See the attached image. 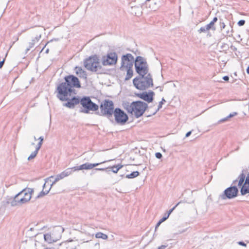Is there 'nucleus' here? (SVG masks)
<instances>
[{
  "label": "nucleus",
  "instance_id": "e433bc0d",
  "mask_svg": "<svg viewBox=\"0 0 249 249\" xmlns=\"http://www.w3.org/2000/svg\"><path fill=\"white\" fill-rule=\"evenodd\" d=\"M5 57L4 58L2 59V60H1V57H0V69H1L2 68V67L3 66V65L5 62Z\"/></svg>",
  "mask_w": 249,
  "mask_h": 249
},
{
  "label": "nucleus",
  "instance_id": "412c9836",
  "mask_svg": "<svg viewBox=\"0 0 249 249\" xmlns=\"http://www.w3.org/2000/svg\"><path fill=\"white\" fill-rule=\"evenodd\" d=\"M165 102H166V101L165 100L164 98H162L161 99V101L159 102V104L158 105V107L157 109L154 112H153L152 114L147 115L146 117H149L152 116V115H155L159 110V109L162 107V105Z\"/></svg>",
  "mask_w": 249,
  "mask_h": 249
},
{
  "label": "nucleus",
  "instance_id": "4468645a",
  "mask_svg": "<svg viewBox=\"0 0 249 249\" xmlns=\"http://www.w3.org/2000/svg\"><path fill=\"white\" fill-rule=\"evenodd\" d=\"M148 65L146 59L141 56H138L135 59V68Z\"/></svg>",
  "mask_w": 249,
  "mask_h": 249
},
{
  "label": "nucleus",
  "instance_id": "49530a36",
  "mask_svg": "<svg viewBox=\"0 0 249 249\" xmlns=\"http://www.w3.org/2000/svg\"><path fill=\"white\" fill-rule=\"evenodd\" d=\"M161 224V223H160L159 222H158V223H157V224L156 225V226H155V231H156L158 229V228L160 226V225Z\"/></svg>",
  "mask_w": 249,
  "mask_h": 249
},
{
  "label": "nucleus",
  "instance_id": "f704fd0d",
  "mask_svg": "<svg viewBox=\"0 0 249 249\" xmlns=\"http://www.w3.org/2000/svg\"><path fill=\"white\" fill-rule=\"evenodd\" d=\"M245 20H243V19H241V20H240L238 22H237V25L239 26H243L244 25V24H245Z\"/></svg>",
  "mask_w": 249,
  "mask_h": 249
},
{
  "label": "nucleus",
  "instance_id": "bb28decb",
  "mask_svg": "<svg viewBox=\"0 0 249 249\" xmlns=\"http://www.w3.org/2000/svg\"><path fill=\"white\" fill-rule=\"evenodd\" d=\"M94 171H105L107 173L109 172V168H108V167H106V168H94V170L92 171V173L91 174H94V173H93Z\"/></svg>",
  "mask_w": 249,
  "mask_h": 249
},
{
  "label": "nucleus",
  "instance_id": "a18cd8bd",
  "mask_svg": "<svg viewBox=\"0 0 249 249\" xmlns=\"http://www.w3.org/2000/svg\"><path fill=\"white\" fill-rule=\"evenodd\" d=\"M167 247V245H161L160 246L158 249H165Z\"/></svg>",
  "mask_w": 249,
  "mask_h": 249
},
{
  "label": "nucleus",
  "instance_id": "e2e57ef3",
  "mask_svg": "<svg viewBox=\"0 0 249 249\" xmlns=\"http://www.w3.org/2000/svg\"><path fill=\"white\" fill-rule=\"evenodd\" d=\"M37 241L36 240H35V242H36V243H35V246H36V242Z\"/></svg>",
  "mask_w": 249,
  "mask_h": 249
},
{
  "label": "nucleus",
  "instance_id": "aec40b11",
  "mask_svg": "<svg viewBox=\"0 0 249 249\" xmlns=\"http://www.w3.org/2000/svg\"><path fill=\"white\" fill-rule=\"evenodd\" d=\"M122 105L123 107L128 113L131 114V110H132V103L130 104L129 102L125 101L123 103Z\"/></svg>",
  "mask_w": 249,
  "mask_h": 249
},
{
  "label": "nucleus",
  "instance_id": "cd10ccee",
  "mask_svg": "<svg viewBox=\"0 0 249 249\" xmlns=\"http://www.w3.org/2000/svg\"><path fill=\"white\" fill-rule=\"evenodd\" d=\"M206 27L208 29V30H212L213 31H215L216 30L215 27L214 26V24L211 21L208 24L206 25Z\"/></svg>",
  "mask_w": 249,
  "mask_h": 249
},
{
  "label": "nucleus",
  "instance_id": "c03bdc74",
  "mask_svg": "<svg viewBox=\"0 0 249 249\" xmlns=\"http://www.w3.org/2000/svg\"><path fill=\"white\" fill-rule=\"evenodd\" d=\"M222 79L225 81H228L229 80V77L227 75L223 77Z\"/></svg>",
  "mask_w": 249,
  "mask_h": 249
},
{
  "label": "nucleus",
  "instance_id": "f03ea898",
  "mask_svg": "<svg viewBox=\"0 0 249 249\" xmlns=\"http://www.w3.org/2000/svg\"><path fill=\"white\" fill-rule=\"evenodd\" d=\"M34 192V189L26 188L17 194L14 197L7 198L6 204H10L12 207L25 204L30 200Z\"/></svg>",
  "mask_w": 249,
  "mask_h": 249
},
{
  "label": "nucleus",
  "instance_id": "a211bd4d",
  "mask_svg": "<svg viewBox=\"0 0 249 249\" xmlns=\"http://www.w3.org/2000/svg\"><path fill=\"white\" fill-rule=\"evenodd\" d=\"M43 238L45 242L48 243H52L57 241L56 239H53L50 233H47L43 235Z\"/></svg>",
  "mask_w": 249,
  "mask_h": 249
},
{
  "label": "nucleus",
  "instance_id": "c756f323",
  "mask_svg": "<svg viewBox=\"0 0 249 249\" xmlns=\"http://www.w3.org/2000/svg\"><path fill=\"white\" fill-rule=\"evenodd\" d=\"M134 62H135V61H131L129 63H127L126 64H125V66L124 68H125L127 70L128 69H132Z\"/></svg>",
  "mask_w": 249,
  "mask_h": 249
},
{
  "label": "nucleus",
  "instance_id": "37998d69",
  "mask_svg": "<svg viewBox=\"0 0 249 249\" xmlns=\"http://www.w3.org/2000/svg\"><path fill=\"white\" fill-rule=\"evenodd\" d=\"M218 20V18L216 17H215L213 18V19L211 21L212 22H213V23L214 24H215V22H216Z\"/></svg>",
  "mask_w": 249,
  "mask_h": 249
},
{
  "label": "nucleus",
  "instance_id": "8fccbe9b",
  "mask_svg": "<svg viewBox=\"0 0 249 249\" xmlns=\"http://www.w3.org/2000/svg\"><path fill=\"white\" fill-rule=\"evenodd\" d=\"M48 181L47 180H45V182L44 183L43 186V190H44L46 187V184L47 183Z\"/></svg>",
  "mask_w": 249,
  "mask_h": 249
},
{
  "label": "nucleus",
  "instance_id": "9b49d317",
  "mask_svg": "<svg viewBox=\"0 0 249 249\" xmlns=\"http://www.w3.org/2000/svg\"><path fill=\"white\" fill-rule=\"evenodd\" d=\"M106 161H104L103 162H101L100 163H91L89 162H86L84 164H83L80 166H74L72 167V169L73 172L78 171V170H90L91 169L99 165L104 163L106 162Z\"/></svg>",
  "mask_w": 249,
  "mask_h": 249
},
{
  "label": "nucleus",
  "instance_id": "1a4fd4ad",
  "mask_svg": "<svg viewBox=\"0 0 249 249\" xmlns=\"http://www.w3.org/2000/svg\"><path fill=\"white\" fill-rule=\"evenodd\" d=\"M102 64L104 66H111L117 63L118 56L116 53L111 52L106 55H104L102 58Z\"/></svg>",
  "mask_w": 249,
  "mask_h": 249
},
{
  "label": "nucleus",
  "instance_id": "ea45409f",
  "mask_svg": "<svg viewBox=\"0 0 249 249\" xmlns=\"http://www.w3.org/2000/svg\"><path fill=\"white\" fill-rule=\"evenodd\" d=\"M228 48V45L226 43H223L221 47V49L225 50H227Z\"/></svg>",
  "mask_w": 249,
  "mask_h": 249
},
{
  "label": "nucleus",
  "instance_id": "7ed1b4c3",
  "mask_svg": "<svg viewBox=\"0 0 249 249\" xmlns=\"http://www.w3.org/2000/svg\"><path fill=\"white\" fill-rule=\"evenodd\" d=\"M133 84L137 89L141 90H146L154 85L152 76L149 72L143 76H136L133 80Z\"/></svg>",
  "mask_w": 249,
  "mask_h": 249
},
{
  "label": "nucleus",
  "instance_id": "052dcab7",
  "mask_svg": "<svg viewBox=\"0 0 249 249\" xmlns=\"http://www.w3.org/2000/svg\"><path fill=\"white\" fill-rule=\"evenodd\" d=\"M34 140H35V141L37 140V139L36 138V137L35 136H34Z\"/></svg>",
  "mask_w": 249,
  "mask_h": 249
},
{
  "label": "nucleus",
  "instance_id": "69168bd1",
  "mask_svg": "<svg viewBox=\"0 0 249 249\" xmlns=\"http://www.w3.org/2000/svg\"><path fill=\"white\" fill-rule=\"evenodd\" d=\"M53 178V176H51V177H50V178Z\"/></svg>",
  "mask_w": 249,
  "mask_h": 249
},
{
  "label": "nucleus",
  "instance_id": "dca6fc26",
  "mask_svg": "<svg viewBox=\"0 0 249 249\" xmlns=\"http://www.w3.org/2000/svg\"><path fill=\"white\" fill-rule=\"evenodd\" d=\"M72 172L73 171L72 168H68L57 176L59 178H60V179H61L64 178L70 175Z\"/></svg>",
  "mask_w": 249,
  "mask_h": 249
},
{
  "label": "nucleus",
  "instance_id": "13d9d810",
  "mask_svg": "<svg viewBox=\"0 0 249 249\" xmlns=\"http://www.w3.org/2000/svg\"><path fill=\"white\" fill-rule=\"evenodd\" d=\"M49 49H47L46 50V51H45V53H49Z\"/></svg>",
  "mask_w": 249,
  "mask_h": 249
},
{
  "label": "nucleus",
  "instance_id": "f3484780",
  "mask_svg": "<svg viewBox=\"0 0 249 249\" xmlns=\"http://www.w3.org/2000/svg\"><path fill=\"white\" fill-rule=\"evenodd\" d=\"M237 114H238V113L237 112H233L231 113H230L228 116L219 120L217 122V123L215 124V125L220 124L221 123H223L228 121L229 119L237 115Z\"/></svg>",
  "mask_w": 249,
  "mask_h": 249
},
{
  "label": "nucleus",
  "instance_id": "423d86ee",
  "mask_svg": "<svg viewBox=\"0 0 249 249\" xmlns=\"http://www.w3.org/2000/svg\"><path fill=\"white\" fill-rule=\"evenodd\" d=\"M131 114H134L136 118L143 115L148 108V105L142 101H136L132 102Z\"/></svg>",
  "mask_w": 249,
  "mask_h": 249
},
{
  "label": "nucleus",
  "instance_id": "6e6d98bb",
  "mask_svg": "<svg viewBox=\"0 0 249 249\" xmlns=\"http://www.w3.org/2000/svg\"><path fill=\"white\" fill-rule=\"evenodd\" d=\"M164 217H167V218L169 217V215H168V213H165L164 214V215L163 216Z\"/></svg>",
  "mask_w": 249,
  "mask_h": 249
},
{
  "label": "nucleus",
  "instance_id": "4c0bfd02",
  "mask_svg": "<svg viewBox=\"0 0 249 249\" xmlns=\"http://www.w3.org/2000/svg\"><path fill=\"white\" fill-rule=\"evenodd\" d=\"M155 157L158 159H160L162 157V155L160 152H157L155 154Z\"/></svg>",
  "mask_w": 249,
  "mask_h": 249
},
{
  "label": "nucleus",
  "instance_id": "c85d7f7f",
  "mask_svg": "<svg viewBox=\"0 0 249 249\" xmlns=\"http://www.w3.org/2000/svg\"><path fill=\"white\" fill-rule=\"evenodd\" d=\"M38 152V151L36 149V150H35L34 151H33V152L31 153V155L28 157V160H31L33 159L34 158H35L36 157V155L37 154Z\"/></svg>",
  "mask_w": 249,
  "mask_h": 249
},
{
  "label": "nucleus",
  "instance_id": "c9c22d12",
  "mask_svg": "<svg viewBox=\"0 0 249 249\" xmlns=\"http://www.w3.org/2000/svg\"><path fill=\"white\" fill-rule=\"evenodd\" d=\"M59 40V38H53V39H51V40H50L49 41L47 42L46 43V44L44 46V47H43V48H42V50H41V51H42V50L44 49V48H45V46L47 45V44L48 43H49L50 42H52V41H58Z\"/></svg>",
  "mask_w": 249,
  "mask_h": 249
},
{
  "label": "nucleus",
  "instance_id": "4be33fe9",
  "mask_svg": "<svg viewBox=\"0 0 249 249\" xmlns=\"http://www.w3.org/2000/svg\"><path fill=\"white\" fill-rule=\"evenodd\" d=\"M126 70V75L124 79L125 81H127L129 80L133 76V69H128V70Z\"/></svg>",
  "mask_w": 249,
  "mask_h": 249
},
{
  "label": "nucleus",
  "instance_id": "0eeeda50",
  "mask_svg": "<svg viewBox=\"0 0 249 249\" xmlns=\"http://www.w3.org/2000/svg\"><path fill=\"white\" fill-rule=\"evenodd\" d=\"M113 115L114 117V123L122 125H124L129 119L128 115L119 107L115 108Z\"/></svg>",
  "mask_w": 249,
  "mask_h": 249
},
{
  "label": "nucleus",
  "instance_id": "a19ab883",
  "mask_svg": "<svg viewBox=\"0 0 249 249\" xmlns=\"http://www.w3.org/2000/svg\"><path fill=\"white\" fill-rule=\"evenodd\" d=\"M36 237H37L38 239H42V233H37L35 235Z\"/></svg>",
  "mask_w": 249,
  "mask_h": 249
},
{
  "label": "nucleus",
  "instance_id": "ddd939ff",
  "mask_svg": "<svg viewBox=\"0 0 249 249\" xmlns=\"http://www.w3.org/2000/svg\"><path fill=\"white\" fill-rule=\"evenodd\" d=\"M136 73L138 76H143L146 75L149 72L148 65L143 66H140L139 67L135 68Z\"/></svg>",
  "mask_w": 249,
  "mask_h": 249
},
{
  "label": "nucleus",
  "instance_id": "a878e982",
  "mask_svg": "<svg viewBox=\"0 0 249 249\" xmlns=\"http://www.w3.org/2000/svg\"><path fill=\"white\" fill-rule=\"evenodd\" d=\"M41 35L40 34L39 36H37L35 38L32 40V41L29 43L30 48H33L36 42H38L41 38Z\"/></svg>",
  "mask_w": 249,
  "mask_h": 249
},
{
  "label": "nucleus",
  "instance_id": "bf43d9fd",
  "mask_svg": "<svg viewBox=\"0 0 249 249\" xmlns=\"http://www.w3.org/2000/svg\"><path fill=\"white\" fill-rule=\"evenodd\" d=\"M158 222H159L160 223H161V224L163 221H162L161 220V219H160Z\"/></svg>",
  "mask_w": 249,
  "mask_h": 249
},
{
  "label": "nucleus",
  "instance_id": "20e7f679",
  "mask_svg": "<svg viewBox=\"0 0 249 249\" xmlns=\"http://www.w3.org/2000/svg\"><path fill=\"white\" fill-rule=\"evenodd\" d=\"M100 112H96V114L107 117L110 122L114 123L113 114L115 111L114 105L112 101L105 99L100 106Z\"/></svg>",
  "mask_w": 249,
  "mask_h": 249
},
{
  "label": "nucleus",
  "instance_id": "5701e85b",
  "mask_svg": "<svg viewBox=\"0 0 249 249\" xmlns=\"http://www.w3.org/2000/svg\"><path fill=\"white\" fill-rule=\"evenodd\" d=\"M139 175L140 172L137 171H136L132 172L130 174L126 175L125 178H134L139 176Z\"/></svg>",
  "mask_w": 249,
  "mask_h": 249
},
{
  "label": "nucleus",
  "instance_id": "473e14b6",
  "mask_svg": "<svg viewBox=\"0 0 249 249\" xmlns=\"http://www.w3.org/2000/svg\"><path fill=\"white\" fill-rule=\"evenodd\" d=\"M209 31L208 30V29L207 28V27H206V26H204V27H201L199 30L198 31V32L199 33H201L202 32H206L207 31Z\"/></svg>",
  "mask_w": 249,
  "mask_h": 249
},
{
  "label": "nucleus",
  "instance_id": "603ef678",
  "mask_svg": "<svg viewBox=\"0 0 249 249\" xmlns=\"http://www.w3.org/2000/svg\"><path fill=\"white\" fill-rule=\"evenodd\" d=\"M161 220L162 221H165L166 219H167V217H164V216H163L162 218H161Z\"/></svg>",
  "mask_w": 249,
  "mask_h": 249
},
{
  "label": "nucleus",
  "instance_id": "58836bf2",
  "mask_svg": "<svg viewBox=\"0 0 249 249\" xmlns=\"http://www.w3.org/2000/svg\"><path fill=\"white\" fill-rule=\"evenodd\" d=\"M42 145V143L39 142L37 143V145L36 146V149L39 151V150L41 148Z\"/></svg>",
  "mask_w": 249,
  "mask_h": 249
},
{
  "label": "nucleus",
  "instance_id": "de8ad7c7",
  "mask_svg": "<svg viewBox=\"0 0 249 249\" xmlns=\"http://www.w3.org/2000/svg\"><path fill=\"white\" fill-rule=\"evenodd\" d=\"M37 140L39 141V142H41L43 143L44 141V138L42 136H40Z\"/></svg>",
  "mask_w": 249,
  "mask_h": 249
},
{
  "label": "nucleus",
  "instance_id": "5fc2aeb1",
  "mask_svg": "<svg viewBox=\"0 0 249 249\" xmlns=\"http://www.w3.org/2000/svg\"><path fill=\"white\" fill-rule=\"evenodd\" d=\"M246 71L247 73L249 74V66L247 67Z\"/></svg>",
  "mask_w": 249,
  "mask_h": 249
},
{
  "label": "nucleus",
  "instance_id": "3c124183",
  "mask_svg": "<svg viewBox=\"0 0 249 249\" xmlns=\"http://www.w3.org/2000/svg\"><path fill=\"white\" fill-rule=\"evenodd\" d=\"M32 48H30V45H29V47L27 48L25 51V53H27L29 51V50L31 49Z\"/></svg>",
  "mask_w": 249,
  "mask_h": 249
},
{
  "label": "nucleus",
  "instance_id": "9d476101",
  "mask_svg": "<svg viewBox=\"0 0 249 249\" xmlns=\"http://www.w3.org/2000/svg\"><path fill=\"white\" fill-rule=\"evenodd\" d=\"M155 93L152 90L148 92L144 91L142 93H136V96L141 99L147 102L148 103H151L154 100Z\"/></svg>",
  "mask_w": 249,
  "mask_h": 249
},
{
  "label": "nucleus",
  "instance_id": "393cba45",
  "mask_svg": "<svg viewBox=\"0 0 249 249\" xmlns=\"http://www.w3.org/2000/svg\"><path fill=\"white\" fill-rule=\"evenodd\" d=\"M95 237L96 238H102L104 240H106L108 238V236L101 232H98L95 234Z\"/></svg>",
  "mask_w": 249,
  "mask_h": 249
},
{
  "label": "nucleus",
  "instance_id": "7c9ffc66",
  "mask_svg": "<svg viewBox=\"0 0 249 249\" xmlns=\"http://www.w3.org/2000/svg\"><path fill=\"white\" fill-rule=\"evenodd\" d=\"M219 26L221 31H222V30L224 29L226 26L223 20L221 18H219Z\"/></svg>",
  "mask_w": 249,
  "mask_h": 249
},
{
  "label": "nucleus",
  "instance_id": "4d7b16f0",
  "mask_svg": "<svg viewBox=\"0 0 249 249\" xmlns=\"http://www.w3.org/2000/svg\"><path fill=\"white\" fill-rule=\"evenodd\" d=\"M44 249H54V248H53V247H51V248L46 247V248H44Z\"/></svg>",
  "mask_w": 249,
  "mask_h": 249
},
{
  "label": "nucleus",
  "instance_id": "72a5a7b5",
  "mask_svg": "<svg viewBox=\"0 0 249 249\" xmlns=\"http://www.w3.org/2000/svg\"><path fill=\"white\" fill-rule=\"evenodd\" d=\"M60 179V178H59L57 176H56L54 180L52 182V184H50V186H51V187H52L53 184H54L56 182L59 181ZM48 185H49V184H48Z\"/></svg>",
  "mask_w": 249,
  "mask_h": 249
},
{
  "label": "nucleus",
  "instance_id": "0e129e2a",
  "mask_svg": "<svg viewBox=\"0 0 249 249\" xmlns=\"http://www.w3.org/2000/svg\"><path fill=\"white\" fill-rule=\"evenodd\" d=\"M121 177H124V175H121Z\"/></svg>",
  "mask_w": 249,
  "mask_h": 249
},
{
  "label": "nucleus",
  "instance_id": "2eb2a0df",
  "mask_svg": "<svg viewBox=\"0 0 249 249\" xmlns=\"http://www.w3.org/2000/svg\"><path fill=\"white\" fill-rule=\"evenodd\" d=\"M74 70L76 74L78 75L80 77H82L85 79H87V72L83 70L81 67L76 66L75 67Z\"/></svg>",
  "mask_w": 249,
  "mask_h": 249
},
{
  "label": "nucleus",
  "instance_id": "09e8293b",
  "mask_svg": "<svg viewBox=\"0 0 249 249\" xmlns=\"http://www.w3.org/2000/svg\"><path fill=\"white\" fill-rule=\"evenodd\" d=\"M191 134H192V131H188V132L186 133V134L185 135V137H189Z\"/></svg>",
  "mask_w": 249,
  "mask_h": 249
},
{
  "label": "nucleus",
  "instance_id": "864d4df0",
  "mask_svg": "<svg viewBox=\"0 0 249 249\" xmlns=\"http://www.w3.org/2000/svg\"><path fill=\"white\" fill-rule=\"evenodd\" d=\"M158 88H160V91H161V92L162 91V90H163V88L162 87H157L156 88V89H157Z\"/></svg>",
  "mask_w": 249,
  "mask_h": 249
},
{
  "label": "nucleus",
  "instance_id": "79ce46f5",
  "mask_svg": "<svg viewBox=\"0 0 249 249\" xmlns=\"http://www.w3.org/2000/svg\"><path fill=\"white\" fill-rule=\"evenodd\" d=\"M238 244L243 247L247 246V244L245 243L243 241H239L238 242Z\"/></svg>",
  "mask_w": 249,
  "mask_h": 249
},
{
  "label": "nucleus",
  "instance_id": "f257e3e1",
  "mask_svg": "<svg viewBox=\"0 0 249 249\" xmlns=\"http://www.w3.org/2000/svg\"><path fill=\"white\" fill-rule=\"evenodd\" d=\"M65 81L58 84L55 93L56 97L61 101L66 102L63 106L68 108L73 109L79 104L82 107L79 110L80 113L89 114L90 111H96L99 106L92 101L89 96H84L82 97L75 96L76 90L74 89L81 88V83L79 79L73 75H69L64 77Z\"/></svg>",
  "mask_w": 249,
  "mask_h": 249
},
{
  "label": "nucleus",
  "instance_id": "f8f14e48",
  "mask_svg": "<svg viewBox=\"0 0 249 249\" xmlns=\"http://www.w3.org/2000/svg\"><path fill=\"white\" fill-rule=\"evenodd\" d=\"M131 61H135L133 56L131 53H126V54L123 55L121 58V66L120 68V70L123 71L124 67L125 66L126 62L129 63Z\"/></svg>",
  "mask_w": 249,
  "mask_h": 249
},
{
  "label": "nucleus",
  "instance_id": "2f4dec72",
  "mask_svg": "<svg viewBox=\"0 0 249 249\" xmlns=\"http://www.w3.org/2000/svg\"><path fill=\"white\" fill-rule=\"evenodd\" d=\"M181 203V201L178 202L174 207H173L172 209H171L169 211H168L167 213L168 215H170V214L172 213V212L175 209V208Z\"/></svg>",
  "mask_w": 249,
  "mask_h": 249
},
{
  "label": "nucleus",
  "instance_id": "39448f33",
  "mask_svg": "<svg viewBox=\"0 0 249 249\" xmlns=\"http://www.w3.org/2000/svg\"><path fill=\"white\" fill-rule=\"evenodd\" d=\"M84 67L88 70L92 72H96L97 74L103 73V69L100 65L99 56L97 54H94L89 56L84 60Z\"/></svg>",
  "mask_w": 249,
  "mask_h": 249
},
{
  "label": "nucleus",
  "instance_id": "680f3d73",
  "mask_svg": "<svg viewBox=\"0 0 249 249\" xmlns=\"http://www.w3.org/2000/svg\"><path fill=\"white\" fill-rule=\"evenodd\" d=\"M34 230L33 228H30V231H33Z\"/></svg>",
  "mask_w": 249,
  "mask_h": 249
},
{
  "label": "nucleus",
  "instance_id": "6ab92c4d",
  "mask_svg": "<svg viewBox=\"0 0 249 249\" xmlns=\"http://www.w3.org/2000/svg\"><path fill=\"white\" fill-rule=\"evenodd\" d=\"M123 167V165L121 164H118L112 166H108L109 172L112 171L114 173H117L118 171Z\"/></svg>",
  "mask_w": 249,
  "mask_h": 249
},
{
  "label": "nucleus",
  "instance_id": "6e6552de",
  "mask_svg": "<svg viewBox=\"0 0 249 249\" xmlns=\"http://www.w3.org/2000/svg\"><path fill=\"white\" fill-rule=\"evenodd\" d=\"M226 188L223 193L219 196V199L225 200L227 199H231L238 196L239 190L237 186L232 185Z\"/></svg>",
  "mask_w": 249,
  "mask_h": 249
},
{
  "label": "nucleus",
  "instance_id": "b1692460",
  "mask_svg": "<svg viewBox=\"0 0 249 249\" xmlns=\"http://www.w3.org/2000/svg\"><path fill=\"white\" fill-rule=\"evenodd\" d=\"M51 189V186H50V188H49V189L48 190L44 191L43 190H42L38 194V195L36 196V198H39L42 197L46 195L47 194H48L49 193Z\"/></svg>",
  "mask_w": 249,
  "mask_h": 249
}]
</instances>
